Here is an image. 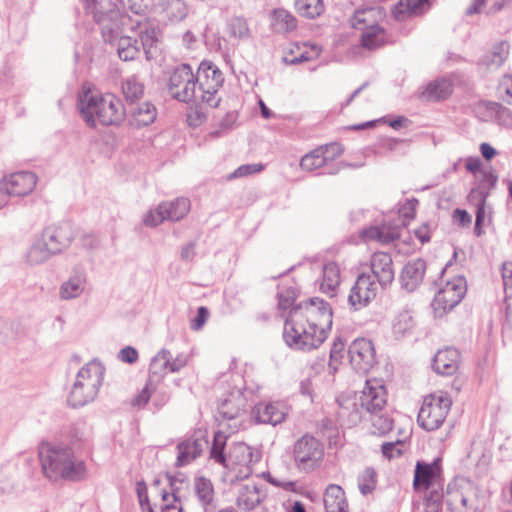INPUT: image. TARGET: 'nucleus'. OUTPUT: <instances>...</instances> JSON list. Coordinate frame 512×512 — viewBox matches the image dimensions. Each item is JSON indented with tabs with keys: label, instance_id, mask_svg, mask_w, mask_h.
Segmentation results:
<instances>
[{
	"label": "nucleus",
	"instance_id": "obj_1",
	"mask_svg": "<svg viewBox=\"0 0 512 512\" xmlns=\"http://www.w3.org/2000/svg\"><path fill=\"white\" fill-rule=\"evenodd\" d=\"M332 317L330 305L318 297L299 302L285 319L283 339L286 345L303 352L317 349L328 337Z\"/></svg>",
	"mask_w": 512,
	"mask_h": 512
},
{
	"label": "nucleus",
	"instance_id": "obj_2",
	"mask_svg": "<svg viewBox=\"0 0 512 512\" xmlns=\"http://www.w3.org/2000/svg\"><path fill=\"white\" fill-rule=\"evenodd\" d=\"M77 102L82 119L91 128H95L97 123L118 125L125 116L129 117L132 126L142 127L152 124L157 117V109L149 101L123 105L114 95H95L85 87L78 94Z\"/></svg>",
	"mask_w": 512,
	"mask_h": 512
},
{
	"label": "nucleus",
	"instance_id": "obj_3",
	"mask_svg": "<svg viewBox=\"0 0 512 512\" xmlns=\"http://www.w3.org/2000/svg\"><path fill=\"white\" fill-rule=\"evenodd\" d=\"M39 458L43 473L51 480L81 481L86 476L85 464L75 458L73 450L67 445L42 443Z\"/></svg>",
	"mask_w": 512,
	"mask_h": 512
},
{
	"label": "nucleus",
	"instance_id": "obj_4",
	"mask_svg": "<svg viewBox=\"0 0 512 512\" xmlns=\"http://www.w3.org/2000/svg\"><path fill=\"white\" fill-rule=\"evenodd\" d=\"M105 370L103 364L97 359L86 363L76 375L67 396L68 405L79 408L93 402L103 385Z\"/></svg>",
	"mask_w": 512,
	"mask_h": 512
},
{
	"label": "nucleus",
	"instance_id": "obj_5",
	"mask_svg": "<svg viewBox=\"0 0 512 512\" xmlns=\"http://www.w3.org/2000/svg\"><path fill=\"white\" fill-rule=\"evenodd\" d=\"M452 406L451 397L443 392L436 391L424 397L419 410L418 424L427 431L437 430L445 421Z\"/></svg>",
	"mask_w": 512,
	"mask_h": 512
},
{
	"label": "nucleus",
	"instance_id": "obj_6",
	"mask_svg": "<svg viewBox=\"0 0 512 512\" xmlns=\"http://www.w3.org/2000/svg\"><path fill=\"white\" fill-rule=\"evenodd\" d=\"M168 90L170 95L181 102L200 105L197 78L189 64L178 65L169 78Z\"/></svg>",
	"mask_w": 512,
	"mask_h": 512
},
{
	"label": "nucleus",
	"instance_id": "obj_7",
	"mask_svg": "<svg viewBox=\"0 0 512 512\" xmlns=\"http://www.w3.org/2000/svg\"><path fill=\"white\" fill-rule=\"evenodd\" d=\"M198 95L201 104L215 108L220 102L217 97L218 89L222 86L224 78L219 68L210 61H202L197 74Z\"/></svg>",
	"mask_w": 512,
	"mask_h": 512
},
{
	"label": "nucleus",
	"instance_id": "obj_8",
	"mask_svg": "<svg viewBox=\"0 0 512 512\" xmlns=\"http://www.w3.org/2000/svg\"><path fill=\"white\" fill-rule=\"evenodd\" d=\"M260 459L258 453L245 443H235L227 455V465L224 468L229 469L231 474L228 480L233 483L237 480L247 479L253 472L252 466Z\"/></svg>",
	"mask_w": 512,
	"mask_h": 512
},
{
	"label": "nucleus",
	"instance_id": "obj_9",
	"mask_svg": "<svg viewBox=\"0 0 512 512\" xmlns=\"http://www.w3.org/2000/svg\"><path fill=\"white\" fill-rule=\"evenodd\" d=\"M321 443L313 436L304 435L293 448V457L298 470L310 472L316 469L323 458Z\"/></svg>",
	"mask_w": 512,
	"mask_h": 512
},
{
	"label": "nucleus",
	"instance_id": "obj_10",
	"mask_svg": "<svg viewBox=\"0 0 512 512\" xmlns=\"http://www.w3.org/2000/svg\"><path fill=\"white\" fill-rule=\"evenodd\" d=\"M94 21L101 27L102 37L106 43H114L123 31L126 17L121 14L117 4L91 10Z\"/></svg>",
	"mask_w": 512,
	"mask_h": 512
},
{
	"label": "nucleus",
	"instance_id": "obj_11",
	"mask_svg": "<svg viewBox=\"0 0 512 512\" xmlns=\"http://www.w3.org/2000/svg\"><path fill=\"white\" fill-rule=\"evenodd\" d=\"M467 291L466 281L463 277H457L452 281H447L435 295L432 308L435 317H442L448 311L457 306Z\"/></svg>",
	"mask_w": 512,
	"mask_h": 512
},
{
	"label": "nucleus",
	"instance_id": "obj_12",
	"mask_svg": "<svg viewBox=\"0 0 512 512\" xmlns=\"http://www.w3.org/2000/svg\"><path fill=\"white\" fill-rule=\"evenodd\" d=\"M374 15L373 9L357 10L352 18V26L363 30L361 44L368 50H375L385 44V30L379 25H368Z\"/></svg>",
	"mask_w": 512,
	"mask_h": 512
},
{
	"label": "nucleus",
	"instance_id": "obj_13",
	"mask_svg": "<svg viewBox=\"0 0 512 512\" xmlns=\"http://www.w3.org/2000/svg\"><path fill=\"white\" fill-rule=\"evenodd\" d=\"M268 498L266 487L254 482L241 484L237 490L236 505L244 512H250L261 506L263 512H270L267 506Z\"/></svg>",
	"mask_w": 512,
	"mask_h": 512
},
{
	"label": "nucleus",
	"instance_id": "obj_14",
	"mask_svg": "<svg viewBox=\"0 0 512 512\" xmlns=\"http://www.w3.org/2000/svg\"><path fill=\"white\" fill-rule=\"evenodd\" d=\"M349 362L352 368L361 374H366L375 364V349L371 340L355 339L348 348Z\"/></svg>",
	"mask_w": 512,
	"mask_h": 512
},
{
	"label": "nucleus",
	"instance_id": "obj_15",
	"mask_svg": "<svg viewBox=\"0 0 512 512\" xmlns=\"http://www.w3.org/2000/svg\"><path fill=\"white\" fill-rule=\"evenodd\" d=\"M39 236L55 256L71 245L75 238V232L70 222H61L57 225L46 227Z\"/></svg>",
	"mask_w": 512,
	"mask_h": 512
},
{
	"label": "nucleus",
	"instance_id": "obj_16",
	"mask_svg": "<svg viewBox=\"0 0 512 512\" xmlns=\"http://www.w3.org/2000/svg\"><path fill=\"white\" fill-rule=\"evenodd\" d=\"M37 176L33 172L21 171L13 173L3 183L0 190V201L5 202L6 196H25L33 191Z\"/></svg>",
	"mask_w": 512,
	"mask_h": 512
},
{
	"label": "nucleus",
	"instance_id": "obj_17",
	"mask_svg": "<svg viewBox=\"0 0 512 512\" xmlns=\"http://www.w3.org/2000/svg\"><path fill=\"white\" fill-rule=\"evenodd\" d=\"M359 400L364 413L369 415L381 413L387 404L386 389L377 380H367Z\"/></svg>",
	"mask_w": 512,
	"mask_h": 512
},
{
	"label": "nucleus",
	"instance_id": "obj_18",
	"mask_svg": "<svg viewBox=\"0 0 512 512\" xmlns=\"http://www.w3.org/2000/svg\"><path fill=\"white\" fill-rule=\"evenodd\" d=\"M377 290L378 287L373 276L362 273L357 277L351 288L348 302L355 310H359L367 306L376 297Z\"/></svg>",
	"mask_w": 512,
	"mask_h": 512
},
{
	"label": "nucleus",
	"instance_id": "obj_19",
	"mask_svg": "<svg viewBox=\"0 0 512 512\" xmlns=\"http://www.w3.org/2000/svg\"><path fill=\"white\" fill-rule=\"evenodd\" d=\"M343 149L337 143L320 146L305 154L300 161V166L303 170L313 171L324 166L328 161L332 160L335 156L341 155Z\"/></svg>",
	"mask_w": 512,
	"mask_h": 512
},
{
	"label": "nucleus",
	"instance_id": "obj_20",
	"mask_svg": "<svg viewBox=\"0 0 512 512\" xmlns=\"http://www.w3.org/2000/svg\"><path fill=\"white\" fill-rule=\"evenodd\" d=\"M87 273L83 265L77 264L71 269L70 275L59 288V297L62 300H72L80 297L86 287Z\"/></svg>",
	"mask_w": 512,
	"mask_h": 512
},
{
	"label": "nucleus",
	"instance_id": "obj_21",
	"mask_svg": "<svg viewBox=\"0 0 512 512\" xmlns=\"http://www.w3.org/2000/svg\"><path fill=\"white\" fill-rule=\"evenodd\" d=\"M192 493L204 512H215L217 498L212 481L204 476H196L192 483Z\"/></svg>",
	"mask_w": 512,
	"mask_h": 512
},
{
	"label": "nucleus",
	"instance_id": "obj_22",
	"mask_svg": "<svg viewBox=\"0 0 512 512\" xmlns=\"http://www.w3.org/2000/svg\"><path fill=\"white\" fill-rule=\"evenodd\" d=\"M373 279H377L383 289L394 280L393 260L389 253L376 252L371 257Z\"/></svg>",
	"mask_w": 512,
	"mask_h": 512
},
{
	"label": "nucleus",
	"instance_id": "obj_23",
	"mask_svg": "<svg viewBox=\"0 0 512 512\" xmlns=\"http://www.w3.org/2000/svg\"><path fill=\"white\" fill-rule=\"evenodd\" d=\"M441 459L436 458L431 463L418 461L414 471L413 486L416 490H427L441 473Z\"/></svg>",
	"mask_w": 512,
	"mask_h": 512
},
{
	"label": "nucleus",
	"instance_id": "obj_24",
	"mask_svg": "<svg viewBox=\"0 0 512 512\" xmlns=\"http://www.w3.org/2000/svg\"><path fill=\"white\" fill-rule=\"evenodd\" d=\"M460 364V352L453 347L438 350L433 358V370L443 376H451L457 372Z\"/></svg>",
	"mask_w": 512,
	"mask_h": 512
},
{
	"label": "nucleus",
	"instance_id": "obj_25",
	"mask_svg": "<svg viewBox=\"0 0 512 512\" xmlns=\"http://www.w3.org/2000/svg\"><path fill=\"white\" fill-rule=\"evenodd\" d=\"M337 417L342 424L354 426L364 417V411L360 406V400L355 397L337 398Z\"/></svg>",
	"mask_w": 512,
	"mask_h": 512
},
{
	"label": "nucleus",
	"instance_id": "obj_26",
	"mask_svg": "<svg viewBox=\"0 0 512 512\" xmlns=\"http://www.w3.org/2000/svg\"><path fill=\"white\" fill-rule=\"evenodd\" d=\"M425 270L426 262L423 259L408 261L400 275L402 287L408 292H413L423 281Z\"/></svg>",
	"mask_w": 512,
	"mask_h": 512
},
{
	"label": "nucleus",
	"instance_id": "obj_27",
	"mask_svg": "<svg viewBox=\"0 0 512 512\" xmlns=\"http://www.w3.org/2000/svg\"><path fill=\"white\" fill-rule=\"evenodd\" d=\"M207 446L208 440L203 436L188 438L180 442L177 445L178 457L176 466L182 467L189 464L192 460L200 456Z\"/></svg>",
	"mask_w": 512,
	"mask_h": 512
},
{
	"label": "nucleus",
	"instance_id": "obj_28",
	"mask_svg": "<svg viewBox=\"0 0 512 512\" xmlns=\"http://www.w3.org/2000/svg\"><path fill=\"white\" fill-rule=\"evenodd\" d=\"M253 417L258 423L276 426L284 421L286 412L281 403H259L252 411Z\"/></svg>",
	"mask_w": 512,
	"mask_h": 512
},
{
	"label": "nucleus",
	"instance_id": "obj_29",
	"mask_svg": "<svg viewBox=\"0 0 512 512\" xmlns=\"http://www.w3.org/2000/svg\"><path fill=\"white\" fill-rule=\"evenodd\" d=\"M430 7L429 0H400L392 9L397 21H404L411 16L421 15Z\"/></svg>",
	"mask_w": 512,
	"mask_h": 512
},
{
	"label": "nucleus",
	"instance_id": "obj_30",
	"mask_svg": "<svg viewBox=\"0 0 512 512\" xmlns=\"http://www.w3.org/2000/svg\"><path fill=\"white\" fill-rule=\"evenodd\" d=\"M323 501L325 512H348L345 492L339 485H328L324 492Z\"/></svg>",
	"mask_w": 512,
	"mask_h": 512
},
{
	"label": "nucleus",
	"instance_id": "obj_31",
	"mask_svg": "<svg viewBox=\"0 0 512 512\" xmlns=\"http://www.w3.org/2000/svg\"><path fill=\"white\" fill-rule=\"evenodd\" d=\"M137 26L139 27V39L145 54V58L147 60H151L154 58L156 53V44L158 42V32L159 30L148 23L142 24L141 22H137Z\"/></svg>",
	"mask_w": 512,
	"mask_h": 512
},
{
	"label": "nucleus",
	"instance_id": "obj_32",
	"mask_svg": "<svg viewBox=\"0 0 512 512\" xmlns=\"http://www.w3.org/2000/svg\"><path fill=\"white\" fill-rule=\"evenodd\" d=\"M54 255L40 236L36 237L26 252V262L29 265H41Z\"/></svg>",
	"mask_w": 512,
	"mask_h": 512
},
{
	"label": "nucleus",
	"instance_id": "obj_33",
	"mask_svg": "<svg viewBox=\"0 0 512 512\" xmlns=\"http://www.w3.org/2000/svg\"><path fill=\"white\" fill-rule=\"evenodd\" d=\"M361 238L366 241L377 240L381 243H390L399 238L400 233L397 228L390 229L386 226H371L363 229L360 233Z\"/></svg>",
	"mask_w": 512,
	"mask_h": 512
},
{
	"label": "nucleus",
	"instance_id": "obj_34",
	"mask_svg": "<svg viewBox=\"0 0 512 512\" xmlns=\"http://www.w3.org/2000/svg\"><path fill=\"white\" fill-rule=\"evenodd\" d=\"M271 25L275 32L286 33L297 27V20L289 11L279 8L271 14Z\"/></svg>",
	"mask_w": 512,
	"mask_h": 512
},
{
	"label": "nucleus",
	"instance_id": "obj_35",
	"mask_svg": "<svg viewBox=\"0 0 512 512\" xmlns=\"http://www.w3.org/2000/svg\"><path fill=\"white\" fill-rule=\"evenodd\" d=\"M452 93V85L449 80L440 79L429 83L422 93V97L428 101L446 99Z\"/></svg>",
	"mask_w": 512,
	"mask_h": 512
},
{
	"label": "nucleus",
	"instance_id": "obj_36",
	"mask_svg": "<svg viewBox=\"0 0 512 512\" xmlns=\"http://www.w3.org/2000/svg\"><path fill=\"white\" fill-rule=\"evenodd\" d=\"M161 206H165L164 210L166 219L170 221H179L183 219L190 210V201L188 198L179 197L173 201H165L160 203Z\"/></svg>",
	"mask_w": 512,
	"mask_h": 512
},
{
	"label": "nucleus",
	"instance_id": "obj_37",
	"mask_svg": "<svg viewBox=\"0 0 512 512\" xmlns=\"http://www.w3.org/2000/svg\"><path fill=\"white\" fill-rule=\"evenodd\" d=\"M508 54L509 44L502 41L495 45L490 53L482 57L481 64L485 65L488 69H498L507 59Z\"/></svg>",
	"mask_w": 512,
	"mask_h": 512
},
{
	"label": "nucleus",
	"instance_id": "obj_38",
	"mask_svg": "<svg viewBox=\"0 0 512 512\" xmlns=\"http://www.w3.org/2000/svg\"><path fill=\"white\" fill-rule=\"evenodd\" d=\"M117 53L121 60L131 61L138 57L140 47L138 40L130 36H121L117 40Z\"/></svg>",
	"mask_w": 512,
	"mask_h": 512
},
{
	"label": "nucleus",
	"instance_id": "obj_39",
	"mask_svg": "<svg viewBox=\"0 0 512 512\" xmlns=\"http://www.w3.org/2000/svg\"><path fill=\"white\" fill-rule=\"evenodd\" d=\"M242 412H244L243 399L240 395L237 396V399L234 397L224 399L218 406V413L225 420L236 419Z\"/></svg>",
	"mask_w": 512,
	"mask_h": 512
},
{
	"label": "nucleus",
	"instance_id": "obj_40",
	"mask_svg": "<svg viewBox=\"0 0 512 512\" xmlns=\"http://www.w3.org/2000/svg\"><path fill=\"white\" fill-rule=\"evenodd\" d=\"M126 105L137 102L144 94V85L135 76L128 77L122 83Z\"/></svg>",
	"mask_w": 512,
	"mask_h": 512
},
{
	"label": "nucleus",
	"instance_id": "obj_41",
	"mask_svg": "<svg viewBox=\"0 0 512 512\" xmlns=\"http://www.w3.org/2000/svg\"><path fill=\"white\" fill-rule=\"evenodd\" d=\"M226 441L227 436L223 432L217 431L214 433L210 448V458L223 467L227 465V455L225 453Z\"/></svg>",
	"mask_w": 512,
	"mask_h": 512
},
{
	"label": "nucleus",
	"instance_id": "obj_42",
	"mask_svg": "<svg viewBox=\"0 0 512 512\" xmlns=\"http://www.w3.org/2000/svg\"><path fill=\"white\" fill-rule=\"evenodd\" d=\"M339 285V269L336 264L328 263L323 268V281L321 283V290L325 293H330L333 296L336 287Z\"/></svg>",
	"mask_w": 512,
	"mask_h": 512
},
{
	"label": "nucleus",
	"instance_id": "obj_43",
	"mask_svg": "<svg viewBox=\"0 0 512 512\" xmlns=\"http://www.w3.org/2000/svg\"><path fill=\"white\" fill-rule=\"evenodd\" d=\"M295 9L301 16L313 19L323 12L324 5L322 0H296Z\"/></svg>",
	"mask_w": 512,
	"mask_h": 512
},
{
	"label": "nucleus",
	"instance_id": "obj_44",
	"mask_svg": "<svg viewBox=\"0 0 512 512\" xmlns=\"http://www.w3.org/2000/svg\"><path fill=\"white\" fill-rule=\"evenodd\" d=\"M170 358L171 353L169 350L162 349L161 351H159L150 362L149 377L153 378L154 376H162L163 373H165V371L169 369Z\"/></svg>",
	"mask_w": 512,
	"mask_h": 512
},
{
	"label": "nucleus",
	"instance_id": "obj_45",
	"mask_svg": "<svg viewBox=\"0 0 512 512\" xmlns=\"http://www.w3.org/2000/svg\"><path fill=\"white\" fill-rule=\"evenodd\" d=\"M476 194L478 197V203H477V208H476V219H475L474 233L476 236H481L483 233L482 226H483V223L485 220V215H486V208H485L486 195L482 192L472 191L470 194V197L475 198Z\"/></svg>",
	"mask_w": 512,
	"mask_h": 512
},
{
	"label": "nucleus",
	"instance_id": "obj_46",
	"mask_svg": "<svg viewBox=\"0 0 512 512\" xmlns=\"http://www.w3.org/2000/svg\"><path fill=\"white\" fill-rule=\"evenodd\" d=\"M358 487L363 495L371 493L376 487V472L372 467H367L358 476Z\"/></svg>",
	"mask_w": 512,
	"mask_h": 512
},
{
	"label": "nucleus",
	"instance_id": "obj_47",
	"mask_svg": "<svg viewBox=\"0 0 512 512\" xmlns=\"http://www.w3.org/2000/svg\"><path fill=\"white\" fill-rule=\"evenodd\" d=\"M489 110L495 115L496 122L503 127L512 128V111L500 103L492 102Z\"/></svg>",
	"mask_w": 512,
	"mask_h": 512
},
{
	"label": "nucleus",
	"instance_id": "obj_48",
	"mask_svg": "<svg viewBox=\"0 0 512 512\" xmlns=\"http://www.w3.org/2000/svg\"><path fill=\"white\" fill-rule=\"evenodd\" d=\"M155 392L152 377H149L143 389L131 400V405L137 409L144 408Z\"/></svg>",
	"mask_w": 512,
	"mask_h": 512
},
{
	"label": "nucleus",
	"instance_id": "obj_49",
	"mask_svg": "<svg viewBox=\"0 0 512 512\" xmlns=\"http://www.w3.org/2000/svg\"><path fill=\"white\" fill-rule=\"evenodd\" d=\"M370 417L372 426L378 434H386L392 430L393 420L384 411L378 414H371Z\"/></svg>",
	"mask_w": 512,
	"mask_h": 512
},
{
	"label": "nucleus",
	"instance_id": "obj_50",
	"mask_svg": "<svg viewBox=\"0 0 512 512\" xmlns=\"http://www.w3.org/2000/svg\"><path fill=\"white\" fill-rule=\"evenodd\" d=\"M278 308L279 310H287L292 309L296 304H294L298 292L294 287H288L285 290L278 292Z\"/></svg>",
	"mask_w": 512,
	"mask_h": 512
},
{
	"label": "nucleus",
	"instance_id": "obj_51",
	"mask_svg": "<svg viewBox=\"0 0 512 512\" xmlns=\"http://www.w3.org/2000/svg\"><path fill=\"white\" fill-rule=\"evenodd\" d=\"M228 29L234 38H245L249 35L247 22L242 17H234L228 22Z\"/></svg>",
	"mask_w": 512,
	"mask_h": 512
},
{
	"label": "nucleus",
	"instance_id": "obj_52",
	"mask_svg": "<svg viewBox=\"0 0 512 512\" xmlns=\"http://www.w3.org/2000/svg\"><path fill=\"white\" fill-rule=\"evenodd\" d=\"M164 208L165 206L159 204L154 210H149L143 217L144 224L148 227H156L167 220L165 216L167 211Z\"/></svg>",
	"mask_w": 512,
	"mask_h": 512
},
{
	"label": "nucleus",
	"instance_id": "obj_53",
	"mask_svg": "<svg viewBox=\"0 0 512 512\" xmlns=\"http://www.w3.org/2000/svg\"><path fill=\"white\" fill-rule=\"evenodd\" d=\"M344 346V343L338 337L337 339H335L330 349L329 368L333 370V372L337 371V365L341 362L343 358Z\"/></svg>",
	"mask_w": 512,
	"mask_h": 512
},
{
	"label": "nucleus",
	"instance_id": "obj_54",
	"mask_svg": "<svg viewBox=\"0 0 512 512\" xmlns=\"http://www.w3.org/2000/svg\"><path fill=\"white\" fill-rule=\"evenodd\" d=\"M237 120V114L234 111L227 112L219 122V128L212 131L210 135L212 137H220L225 131L230 130Z\"/></svg>",
	"mask_w": 512,
	"mask_h": 512
},
{
	"label": "nucleus",
	"instance_id": "obj_55",
	"mask_svg": "<svg viewBox=\"0 0 512 512\" xmlns=\"http://www.w3.org/2000/svg\"><path fill=\"white\" fill-rule=\"evenodd\" d=\"M443 494L438 490L432 489L429 491L425 499V508L419 512H439L441 508V499Z\"/></svg>",
	"mask_w": 512,
	"mask_h": 512
},
{
	"label": "nucleus",
	"instance_id": "obj_56",
	"mask_svg": "<svg viewBox=\"0 0 512 512\" xmlns=\"http://www.w3.org/2000/svg\"><path fill=\"white\" fill-rule=\"evenodd\" d=\"M162 500L164 504L161 506V512H183L182 506L174 492L170 495L168 492L163 491Z\"/></svg>",
	"mask_w": 512,
	"mask_h": 512
},
{
	"label": "nucleus",
	"instance_id": "obj_57",
	"mask_svg": "<svg viewBox=\"0 0 512 512\" xmlns=\"http://www.w3.org/2000/svg\"><path fill=\"white\" fill-rule=\"evenodd\" d=\"M500 98L507 104L512 105V75H505L498 87Z\"/></svg>",
	"mask_w": 512,
	"mask_h": 512
},
{
	"label": "nucleus",
	"instance_id": "obj_58",
	"mask_svg": "<svg viewBox=\"0 0 512 512\" xmlns=\"http://www.w3.org/2000/svg\"><path fill=\"white\" fill-rule=\"evenodd\" d=\"M262 164H245L239 166L230 176L229 179L240 178L258 173L263 170Z\"/></svg>",
	"mask_w": 512,
	"mask_h": 512
},
{
	"label": "nucleus",
	"instance_id": "obj_59",
	"mask_svg": "<svg viewBox=\"0 0 512 512\" xmlns=\"http://www.w3.org/2000/svg\"><path fill=\"white\" fill-rule=\"evenodd\" d=\"M501 274L506 296L512 297V262L503 264Z\"/></svg>",
	"mask_w": 512,
	"mask_h": 512
},
{
	"label": "nucleus",
	"instance_id": "obj_60",
	"mask_svg": "<svg viewBox=\"0 0 512 512\" xmlns=\"http://www.w3.org/2000/svg\"><path fill=\"white\" fill-rule=\"evenodd\" d=\"M403 442L397 440L396 442H385L382 444V454L387 459H392L394 457L400 456L402 454V450L399 446H402Z\"/></svg>",
	"mask_w": 512,
	"mask_h": 512
},
{
	"label": "nucleus",
	"instance_id": "obj_61",
	"mask_svg": "<svg viewBox=\"0 0 512 512\" xmlns=\"http://www.w3.org/2000/svg\"><path fill=\"white\" fill-rule=\"evenodd\" d=\"M208 316H209L208 309L204 306H200L197 309L196 316L191 321V329L196 330V331L200 330L203 327V325L205 324V322L207 321Z\"/></svg>",
	"mask_w": 512,
	"mask_h": 512
},
{
	"label": "nucleus",
	"instance_id": "obj_62",
	"mask_svg": "<svg viewBox=\"0 0 512 512\" xmlns=\"http://www.w3.org/2000/svg\"><path fill=\"white\" fill-rule=\"evenodd\" d=\"M118 358L125 363L133 364L138 360V352L134 347L126 346L120 350Z\"/></svg>",
	"mask_w": 512,
	"mask_h": 512
},
{
	"label": "nucleus",
	"instance_id": "obj_63",
	"mask_svg": "<svg viewBox=\"0 0 512 512\" xmlns=\"http://www.w3.org/2000/svg\"><path fill=\"white\" fill-rule=\"evenodd\" d=\"M459 511L460 512H478L477 501H476L472 491L469 490V492L465 495V501H464V503H460Z\"/></svg>",
	"mask_w": 512,
	"mask_h": 512
},
{
	"label": "nucleus",
	"instance_id": "obj_64",
	"mask_svg": "<svg viewBox=\"0 0 512 512\" xmlns=\"http://www.w3.org/2000/svg\"><path fill=\"white\" fill-rule=\"evenodd\" d=\"M453 219L459 226L462 227L470 225L472 221L471 215L465 209L460 208H456L453 211Z\"/></svg>",
	"mask_w": 512,
	"mask_h": 512
}]
</instances>
